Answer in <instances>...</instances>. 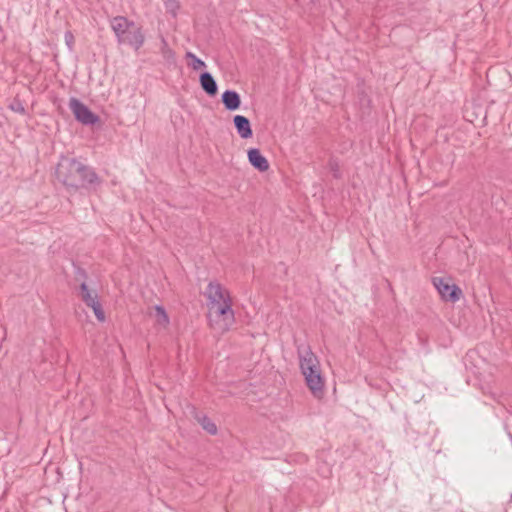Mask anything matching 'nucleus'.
I'll return each mask as SVG.
<instances>
[{
	"label": "nucleus",
	"mask_w": 512,
	"mask_h": 512,
	"mask_svg": "<svg viewBox=\"0 0 512 512\" xmlns=\"http://www.w3.org/2000/svg\"><path fill=\"white\" fill-rule=\"evenodd\" d=\"M55 175L68 191L96 189L101 184L95 170L75 158L62 157L56 166Z\"/></svg>",
	"instance_id": "f257e3e1"
},
{
	"label": "nucleus",
	"mask_w": 512,
	"mask_h": 512,
	"mask_svg": "<svg viewBox=\"0 0 512 512\" xmlns=\"http://www.w3.org/2000/svg\"><path fill=\"white\" fill-rule=\"evenodd\" d=\"M111 28L114 31L119 44H127L136 51L139 50L145 41L142 28L135 22L124 16H116L111 20Z\"/></svg>",
	"instance_id": "f03ea898"
},
{
	"label": "nucleus",
	"mask_w": 512,
	"mask_h": 512,
	"mask_svg": "<svg viewBox=\"0 0 512 512\" xmlns=\"http://www.w3.org/2000/svg\"><path fill=\"white\" fill-rule=\"evenodd\" d=\"M207 318L211 328L221 333L228 331L235 322L232 300L226 299L222 304L209 307Z\"/></svg>",
	"instance_id": "7ed1b4c3"
},
{
	"label": "nucleus",
	"mask_w": 512,
	"mask_h": 512,
	"mask_svg": "<svg viewBox=\"0 0 512 512\" xmlns=\"http://www.w3.org/2000/svg\"><path fill=\"white\" fill-rule=\"evenodd\" d=\"M69 108L73 112L75 119L83 125H94L100 120L98 115L93 113L84 103L75 97L70 99Z\"/></svg>",
	"instance_id": "20e7f679"
},
{
	"label": "nucleus",
	"mask_w": 512,
	"mask_h": 512,
	"mask_svg": "<svg viewBox=\"0 0 512 512\" xmlns=\"http://www.w3.org/2000/svg\"><path fill=\"white\" fill-rule=\"evenodd\" d=\"M80 296L82 301L90 308H92L96 318L100 322L105 321V313L103 311L102 305L98 300L97 293H92V291L88 288V285L85 281L80 284Z\"/></svg>",
	"instance_id": "39448f33"
},
{
	"label": "nucleus",
	"mask_w": 512,
	"mask_h": 512,
	"mask_svg": "<svg viewBox=\"0 0 512 512\" xmlns=\"http://www.w3.org/2000/svg\"><path fill=\"white\" fill-rule=\"evenodd\" d=\"M204 296L207 299V307H214L216 305L222 304L226 299H231L230 293L226 290L219 282L210 281L205 292Z\"/></svg>",
	"instance_id": "423d86ee"
},
{
	"label": "nucleus",
	"mask_w": 512,
	"mask_h": 512,
	"mask_svg": "<svg viewBox=\"0 0 512 512\" xmlns=\"http://www.w3.org/2000/svg\"><path fill=\"white\" fill-rule=\"evenodd\" d=\"M433 284L442 299L445 301L456 302L460 299L462 295L461 289L455 284H450L447 280L442 277H434Z\"/></svg>",
	"instance_id": "0eeeda50"
},
{
	"label": "nucleus",
	"mask_w": 512,
	"mask_h": 512,
	"mask_svg": "<svg viewBox=\"0 0 512 512\" xmlns=\"http://www.w3.org/2000/svg\"><path fill=\"white\" fill-rule=\"evenodd\" d=\"M297 354L299 358V366L303 367H316L319 366V360L317 356L312 352L309 345L300 344L297 345Z\"/></svg>",
	"instance_id": "6e6552de"
},
{
	"label": "nucleus",
	"mask_w": 512,
	"mask_h": 512,
	"mask_svg": "<svg viewBox=\"0 0 512 512\" xmlns=\"http://www.w3.org/2000/svg\"><path fill=\"white\" fill-rule=\"evenodd\" d=\"M305 381L307 387L316 398L323 396L325 382L321 374V369L317 370L316 373H312L311 376L305 377Z\"/></svg>",
	"instance_id": "1a4fd4ad"
},
{
	"label": "nucleus",
	"mask_w": 512,
	"mask_h": 512,
	"mask_svg": "<svg viewBox=\"0 0 512 512\" xmlns=\"http://www.w3.org/2000/svg\"><path fill=\"white\" fill-rule=\"evenodd\" d=\"M247 154L250 164L255 169L260 172H265L269 169L268 160L261 154L258 148H250Z\"/></svg>",
	"instance_id": "9d476101"
},
{
	"label": "nucleus",
	"mask_w": 512,
	"mask_h": 512,
	"mask_svg": "<svg viewBox=\"0 0 512 512\" xmlns=\"http://www.w3.org/2000/svg\"><path fill=\"white\" fill-rule=\"evenodd\" d=\"M235 129L239 136L243 139L251 138L253 131L251 128L250 120L243 115H235L233 118Z\"/></svg>",
	"instance_id": "9b49d317"
},
{
	"label": "nucleus",
	"mask_w": 512,
	"mask_h": 512,
	"mask_svg": "<svg viewBox=\"0 0 512 512\" xmlns=\"http://www.w3.org/2000/svg\"><path fill=\"white\" fill-rule=\"evenodd\" d=\"M201 88L209 96H215L218 92V86L214 77L209 72H202L199 77Z\"/></svg>",
	"instance_id": "f8f14e48"
},
{
	"label": "nucleus",
	"mask_w": 512,
	"mask_h": 512,
	"mask_svg": "<svg viewBox=\"0 0 512 512\" xmlns=\"http://www.w3.org/2000/svg\"><path fill=\"white\" fill-rule=\"evenodd\" d=\"M222 103L228 111H235L241 105L240 95L234 90H226L222 94Z\"/></svg>",
	"instance_id": "ddd939ff"
},
{
	"label": "nucleus",
	"mask_w": 512,
	"mask_h": 512,
	"mask_svg": "<svg viewBox=\"0 0 512 512\" xmlns=\"http://www.w3.org/2000/svg\"><path fill=\"white\" fill-rule=\"evenodd\" d=\"M194 417L197 420V422L202 426V428L210 435L217 434L216 424L207 415L195 412Z\"/></svg>",
	"instance_id": "4468645a"
},
{
	"label": "nucleus",
	"mask_w": 512,
	"mask_h": 512,
	"mask_svg": "<svg viewBox=\"0 0 512 512\" xmlns=\"http://www.w3.org/2000/svg\"><path fill=\"white\" fill-rule=\"evenodd\" d=\"M186 58L190 60V62H188V66H190L195 71H198V70L206 67L205 62L203 60H201L200 58H198L192 52H187Z\"/></svg>",
	"instance_id": "2eb2a0df"
},
{
	"label": "nucleus",
	"mask_w": 512,
	"mask_h": 512,
	"mask_svg": "<svg viewBox=\"0 0 512 512\" xmlns=\"http://www.w3.org/2000/svg\"><path fill=\"white\" fill-rule=\"evenodd\" d=\"M154 309L156 312V318H157L158 324H160L162 326H167L169 324V317H168L164 307L161 305H156Z\"/></svg>",
	"instance_id": "dca6fc26"
},
{
	"label": "nucleus",
	"mask_w": 512,
	"mask_h": 512,
	"mask_svg": "<svg viewBox=\"0 0 512 512\" xmlns=\"http://www.w3.org/2000/svg\"><path fill=\"white\" fill-rule=\"evenodd\" d=\"M328 168L332 172L333 177L336 179L341 178L340 165L335 158H330L328 161Z\"/></svg>",
	"instance_id": "f3484780"
},
{
	"label": "nucleus",
	"mask_w": 512,
	"mask_h": 512,
	"mask_svg": "<svg viewBox=\"0 0 512 512\" xmlns=\"http://www.w3.org/2000/svg\"><path fill=\"white\" fill-rule=\"evenodd\" d=\"M9 108L16 113L22 115L26 114V109L19 98H14L13 101L10 103Z\"/></svg>",
	"instance_id": "a211bd4d"
},
{
	"label": "nucleus",
	"mask_w": 512,
	"mask_h": 512,
	"mask_svg": "<svg viewBox=\"0 0 512 512\" xmlns=\"http://www.w3.org/2000/svg\"><path fill=\"white\" fill-rule=\"evenodd\" d=\"M165 7L167 12L171 13L173 16L177 15V11L180 9L179 0H167L165 2Z\"/></svg>",
	"instance_id": "6ab92c4d"
},
{
	"label": "nucleus",
	"mask_w": 512,
	"mask_h": 512,
	"mask_svg": "<svg viewBox=\"0 0 512 512\" xmlns=\"http://www.w3.org/2000/svg\"><path fill=\"white\" fill-rule=\"evenodd\" d=\"M75 279H76L77 281H81V283H82L83 281H85V282H86V279H87V273H86V271H85L83 268H81V267H76V268H75Z\"/></svg>",
	"instance_id": "aec40b11"
},
{
	"label": "nucleus",
	"mask_w": 512,
	"mask_h": 512,
	"mask_svg": "<svg viewBox=\"0 0 512 512\" xmlns=\"http://www.w3.org/2000/svg\"><path fill=\"white\" fill-rule=\"evenodd\" d=\"M300 369H301V372L304 375V377H307V376H311L312 373H316L317 370L320 369V365L316 366V367H310V368L303 367V368H300Z\"/></svg>",
	"instance_id": "412c9836"
},
{
	"label": "nucleus",
	"mask_w": 512,
	"mask_h": 512,
	"mask_svg": "<svg viewBox=\"0 0 512 512\" xmlns=\"http://www.w3.org/2000/svg\"><path fill=\"white\" fill-rule=\"evenodd\" d=\"M163 55L165 58H170V57H173V52L172 50L168 47L166 41L163 39Z\"/></svg>",
	"instance_id": "4be33fe9"
},
{
	"label": "nucleus",
	"mask_w": 512,
	"mask_h": 512,
	"mask_svg": "<svg viewBox=\"0 0 512 512\" xmlns=\"http://www.w3.org/2000/svg\"><path fill=\"white\" fill-rule=\"evenodd\" d=\"M65 41H66V44L69 46V48L71 49L72 48V45L74 43V37H73V34L68 31L65 33Z\"/></svg>",
	"instance_id": "5701e85b"
}]
</instances>
